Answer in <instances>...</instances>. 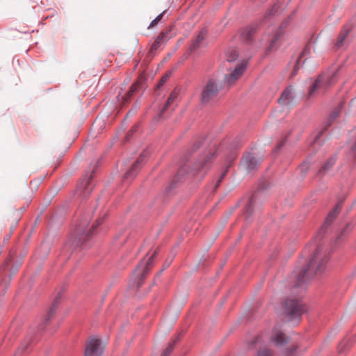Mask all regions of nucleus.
<instances>
[{
  "mask_svg": "<svg viewBox=\"0 0 356 356\" xmlns=\"http://www.w3.org/2000/svg\"><path fill=\"white\" fill-rule=\"evenodd\" d=\"M215 156L216 149H204L202 140L195 141L188 150L183 166L177 170L170 184L165 188L166 193H170L176 187L177 182L181 181L188 175H200V177H203Z\"/></svg>",
  "mask_w": 356,
  "mask_h": 356,
  "instance_id": "1",
  "label": "nucleus"
},
{
  "mask_svg": "<svg viewBox=\"0 0 356 356\" xmlns=\"http://www.w3.org/2000/svg\"><path fill=\"white\" fill-rule=\"evenodd\" d=\"M330 254L321 245H318L307 266L302 268L296 267L291 273L290 282L293 289H304L311 277L323 273L327 268Z\"/></svg>",
  "mask_w": 356,
  "mask_h": 356,
  "instance_id": "2",
  "label": "nucleus"
},
{
  "mask_svg": "<svg viewBox=\"0 0 356 356\" xmlns=\"http://www.w3.org/2000/svg\"><path fill=\"white\" fill-rule=\"evenodd\" d=\"M90 218V214H87L76 222L70 237L72 245H81L91 237L96 225L89 227ZM102 220H97V226L102 224Z\"/></svg>",
  "mask_w": 356,
  "mask_h": 356,
  "instance_id": "3",
  "label": "nucleus"
},
{
  "mask_svg": "<svg viewBox=\"0 0 356 356\" xmlns=\"http://www.w3.org/2000/svg\"><path fill=\"white\" fill-rule=\"evenodd\" d=\"M158 254L159 250H155L147 259L143 258L134 270L130 280L129 288L134 290L136 293H138L140 287L143 284L147 275L149 273L153 266L154 259Z\"/></svg>",
  "mask_w": 356,
  "mask_h": 356,
  "instance_id": "4",
  "label": "nucleus"
},
{
  "mask_svg": "<svg viewBox=\"0 0 356 356\" xmlns=\"http://www.w3.org/2000/svg\"><path fill=\"white\" fill-rule=\"evenodd\" d=\"M305 312H306V308L302 301L290 298L285 300L284 312L289 321H294L296 323H298Z\"/></svg>",
  "mask_w": 356,
  "mask_h": 356,
  "instance_id": "5",
  "label": "nucleus"
},
{
  "mask_svg": "<svg viewBox=\"0 0 356 356\" xmlns=\"http://www.w3.org/2000/svg\"><path fill=\"white\" fill-rule=\"evenodd\" d=\"M221 89L222 85L218 80L213 78L209 79L202 90L200 98L202 104H208L211 100L217 97Z\"/></svg>",
  "mask_w": 356,
  "mask_h": 356,
  "instance_id": "6",
  "label": "nucleus"
},
{
  "mask_svg": "<svg viewBox=\"0 0 356 356\" xmlns=\"http://www.w3.org/2000/svg\"><path fill=\"white\" fill-rule=\"evenodd\" d=\"M104 345L102 341L96 337H91L86 343L84 356H103Z\"/></svg>",
  "mask_w": 356,
  "mask_h": 356,
  "instance_id": "7",
  "label": "nucleus"
},
{
  "mask_svg": "<svg viewBox=\"0 0 356 356\" xmlns=\"http://www.w3.org/2000/svg\"><path fill=\"white\" fill-rule=\"evenodd\" d=\"M333 76L325 74L319 75L309 88V97H313L315 96L317 90H327L333 83Z\"/></svg>",
  "mask_w": 356,
  "mask_h": 356,
  "instance_id": "8",
  "label": "nucleus"
},
{
  "mask_svg": "<svg viewBox=\"0 0 356 356\" xmlns=\"http://www.w3.org/2000/svg\"><path fill=\"white\" fill-rule=\"evenodd\" d=\"M94 170L88 175L86 173L79 182L76 188V193L83 198L89 196L93 189V185L92 180L93 177Z\"/></svg>",
  "mask_w": 356,
  "mask_h": 356,
  "instance_id": "9",
  "label": "nucleus"
},
{
  "mask_svg": "<svg viewBox=\"0 0 356 356\" xmlns=\"http://www.w3.org/2000/svg\"><path fill=\"white\" fill-rule=\"evenodd\" d=\"M149 155L148 149L144 150L137 160L133 163L131 167L127 170L125 174V179H134L139 172L142 166L145 162L146 158Z\"/></svg>",
  "mask_w": 356,
  "mask_h": 356,
  "instance_id": "10",
  "label": "nucleus"
},
{
  "mask_svg": "<svg viewBox=\"0 0 356 356\" xmlns=\"http://www.w3.org/2000/svg\"><path fill=\"white\" fill-rule=\"evenodd\" d=\"M342 203L343 201L339 202L334 207V209L331 211H330L327 218H325L324 224L320 228L319 232L316 236V238L321 239V238L324 237V235L326 233L328 227L331 225L332 222L339 213Z\"/></svg>",
  "mask_w": 356,
  "mask_h": 356,
  "instance_id": "11",
  "label": "nucleus"
},
{
  "mask_svg": "<svg viewBox=\"0 0 356 356\" xmlns=\"http://www.w3.org/2000/svg\"><path fill=\"white\" fill-rule=\"evenodd\" d=\"M270 341L277 347L286 345L289 341V338L285 336L284 333L281 330L279 325H275L271 333Z\"/></svg>",
  "mask_w": 356,
  "mask_h": 356,
  "instance_id": "12",
  "label": "nucleus"
},
{
  "mask_svg": "<svg viewBox=\"0 0 356 356\" xmlns=\"http://www.w3.org/2000/svg\"><path fill=\"white\" fill-rule=\"evenodd\" d=\"M260 160L257 159L252 153L248 152L245 154L241 159V166L244 168L247 172H250L255 170L259 164Z\"/></svg>",
  "mask_w": 356,
  "mask_h": 356,
  "instance_id": "13",
  "label": "nucleus"
},
{
  "mask_svg": "<svg viewBox=\"0 0 356 356\" xmlns=\"http://www.w3.org/2000/svg\"><path fill=\"white\" fill-rule=\"evenodd\" d=\"M245 67L246 65L245 63L237 64L230 74L225 76L224 81L228 85H232L243 74Z\"/></svg>",
  "mask_w": 356,
  "mask_h": 356,
  "instance_id": "14",
  "label": "nucleus"
},
{
  "mask_svg": "<svg viewBox=\"0 0 356 356\" xmlns=\"http://www.w3.org/2000/svg\"><path fill=\"white\" fill-rule=\"evenodd\" d=\"M257 194H254L250 198L244 210L245 219L247 223H250L252 220V216L256 209H259L256 204Z\"/></svg>",
  "mask_w": 356,
  "mask_h": 356,
  "instance_id": "15",
  "label": "nucleus"
},
{
  "mask_svg": "<svg viewBox=\"0 0 356 356\" xmlns=\"http://www.w3.org/2000/svg\"><path fill=\"white\" fill-rule=\"evenodd\" d=\"M337 159V154L331 155L326 160V161L320 167V168L317 171V176L323 177L325 175H327L333 168L334 165L335 164Z\"/></svg>",
  "mask_w": 356,
  "mask_h": 356,
  "instance_id": "16",
  "label": "nucleus"
},
{
  "mask_svg": "<svg viewBox=\"0 0 356 356\" xmlns=\"http://www.w3.org/2000/svg\"><path fill=\"white\" fill-rule=\"evenodd\" d=\"M259 29V24L257 23H254L245 26L241 33V37L246 42H249L252 40L253 36L257 33Z\"/></svg>",
  "mask_w": 356,
  "mask_h": 356,
  "instance_id": "17",
  "label": "nucleus"
},
{
  "mask_svg": "<svg viewBox=\"0 0 356 356\" xmlns=\"http://www.w3.org/2000/svg\"><path fill=\"white\" fill-rule=\"evenodd\" d=\"M179 93L180 89L178 87L175 88L168 97L165 106L161 109L160 113L161 115L164 113L165 110H167L170 106H172L178 100Z\"/></svg>",
  "mask_w": 356,
  "mask_h": 356,
  "instance_id": "18",
  "label": "nucleus"
},
{
  "mask_svg": "<svg viewBox=\"0 0 356 356\" xmlns=\"http://www.w3.org/2000/svg\"><path fill=\"white\" fill-rule=\"evenodd\" d=\"M293 87L289 86L286 87L284 90L282 92L278 102L280 104L288 106L293 101Z\"/></svg>",
  "mask_w": 356,
  "mask_h": 356,
  "instance_id": "19",
  "label": "nucleus"
},
{
  "mask_svg": "<svg viewBox=\"0 0 356 356\" xmlns=\"http://www.w3.org/2000/svg\"><path fill=\"white\" fill-rule=\"evenodd\" d=\"M58 299H59V297H57L53 302L49 312H48V314L47 315V317L45 318L44 321V323L42 325H40L38 330L40 331L42 330H44V325H46L48 322L50 321V319L51 318H53V316H54L55 314V312H56V309L58 307Z\"/></svg>",
  "mask_w": 356,
  "mask_h": 356,
  "instance_id": "20",
  "label": "nucleus"
},
{
  "mask_svg": "<svg viewBox=\"0 0 356 356\" xmlns=\"http://www.w3.org/2000/svg\"><path fill=\"white\" fill-rule=\"evenodd\" d=\"M348 33H349V29H347L346 27H343L341 29V31L337 38V42L335 43V47L337 49H339L341 47H343Z\"/></svg>",
  "mask_w": 356,
  "mask_h": 356,
  "instance_id": "21",
  "label": "nucleus"
},
{
  "mask_svg": "<svg viewBox=\"0 0 356 356\" xmlns=\"http://www.w3.org/2000/svg\"><path fill=\"white\" fill-rule=\"evenodd\" d=\"M343 104H344V102H341L338 105V106L336 107L334 109V111L330 113V115L327 119V124L325 129H327V127H329L332 124V122L337 118V117L339 115V114L341 113V109L343 107Z\"/></svg>",
  "mask_w": 356,
  "mask_h": 356,
  "instance_id": "22",
  "label": "nucleus"
},
{
  "mask_svg": "<svg viewBox=\"0 0 356 356\" xmlns=\"http://www.w3.org/2000/svg\"><path fill=\"white\" fill-rule=\"evenodd\" d=\"M206 32L204 30H202L201 32L197 35L196 38L194 39L189 47V50L192 52L195 51L204 40L203 33Z\"/></svg>",
  "mask_w": 356,
  "mask_h": 356,
  "instance_id": "23",
  "label": "nucleus"
},
{
  "mask_svg": "<svg viewBox=\"0 0 356 356\" xmlns=\"http://www.w3.org/2000/svg\"><path fill=\"white\" fill-rule=\"evenodd\" d=\"M309 54V49L308 47H305L302 50L300 57L298 58V59L296 61V65L294 66L293 72L292 73L293 75H296L297 72H298V70H299L300 67L304 64L305 61L301 63L302 62L301 61V58H303V57L307 56Z\"/></svg>",
  "mask_w": 356,
  "mask_h": 356,
  "instance_id": "24",
  "label": "nucleus"
},
{
  "mask_svg": "<svg viewBox=\"0 0 356 356\" xmlns=\"http://www.w3.org/2000/svg\"><path fill=\"white\" fill-rule=\"evenodd\" d=\"M138 83H134L131 86L129 90L127 92H126L124 95H122L121 99L124 102H128L130 99V98L132 97V95L134 94V92L138 90Z\"/></svg>",
  "mask_w": 356,
  "mask_h": 356,
  "instance_id": "25",
  "label": "nucleus"
},
{
  "mask_svg": "<svg viewBox=\"0 0 356 356\" xmlns=\"http://www.w3.org/2000/svg\"><path fill=\"white\" fill-rule=\"evenodd\" d=\"M238 58V53L236 49H229L226 52V60L228 63H233Z\"/></svg>",
  "mask_w": 356,
  "mask_h": 356,
  "instance_id": "26",
  "label": "nucleus"
},
{
  "mask_svg": "<svg viewBox=\"0 0 356 356\" xmlns=\"http://www.w3.org/2000/svg\"><path fill=\"white\" fill-rule=\"evenodd\" d=\"M278 9H279V8L276 4L271 6L266 12V13L264 16V20H265V21L268 20L270 17L274 16L278 12Z\"/></svg>",
  "mask_w": 356,
  "mask_h": 356,
  "instance_id": "27",
  "label": "nucleus"
},
{
  "mask_svg": "<svg viewBox=\"0 0 356 356\" xmlns=\"http://www.w3.org/2000/svg\"><path fill=\"white\" fill-rule=\"evenodd\" d=\"M178 339H179L172 340L170 343H169L168 346L163 351V353H161V356H169L171 354V353L172 352V350L174 349V346H175V345L177 343Z\"/></svg>",
  "mask_w": 356,
  "mask_h": 356,
  "instance_id": "28",
  "label": "nucleus"
},
{
  "mask_svg": "<svg viewBox=\"0 0 356 356\" xmlns=\"http://www.w3.org/2000/svg\"><path fill=\"white\" fill-rule=\"evenodd\" d=\"M297 348L296 346H292L291 348H284L282 351V356H298L297 355Z\"/></svg>",
  "mask_w": 356,
  "mask_h": 356,
  "instance_id": "29",
  "label": "nucleus"
},
{
  "mask_svg": "<svg viewBox=\"0 0 356 356\" xmlns=\"http://www.w3.org/2000/svg\"><path fill=\"white\" fill-rule=\"evenodd\" d=\"M310 163L308 161H304L301 165L299 166V170L300 172V176L302 177H304L309 170Z\"/></svg>",
  "mask_w": 356,
  "mask_h": 356,
  "instance_id": "30",
  "label": "nucleus"
},
{
  "mask_svg": "<svg viewBox=\"0 0 356 356\" xmlns=\"http://www.w3.org/2000/svg\"><path fill=\"white\" fill-rule=\"evenodd\" d=\"M257 356H273V352L270 349L265 348L258 350Z\"/></svg>",
  "mask_w": 356,
  "mask_h": 356,
  "instance_id": "31",
  "label": "nucleus"
},
{
  "mask_svg": "<svg viewBox=\"0 0 356 356\" xmlns=\"http://www.w3.org/2000/svg\"><path fill=\"white\" fill-rule=\"evenodd\" d=\"M349 156L353 160H356V138L350 148Z\"/></svg>",
  "mask_w": 356,
  "mask_h": 356,
  "instance_id": "32",
  "label": "nucleus"
},
{
  "mask_svg": "<svg viewBox=\"0 0 356 356\" xmlns=\"http://www.w3.org/2000/svg\"><path fill=\"white\" fill-rule=\"evenodd\" d=\"M165 12H166V10H164L161 13H160L159 15H157L156 17V18L151 22L150 24L148 26V29L156 25L159 23V22L161 19L162 17L163 16V15Z\"/></svg>",
  "mask_w": 356,
  "mask_h": 356,
  "instance_id": "33",
  "label": "nucleus"
},
{
  "mask_svg": "<svg viewBox=\"0 0 356 356\" xmlns=\"http://www.w3.org/2000/svg\"><path fill=\"white\" fill-rule=\"evenodd\" d=\"M280 33H276L272 40L270 42L269 49H273L275 47L276 42L280 40Z\"/></svg>",
  "mask_w": 356,
  "mask_h": 356,
  "instance_id": "34",
  "label": "nucleus"
},
{
  "mask_svg": "<svg viewBox=\"0 0 356 356\" xmlns=\"http://www.w3.org/2000/svg\"><path fill=\"white\" fill-rule=\"evenodd\" d=\"M171 73L169 72L168 74H165L164 76H163L160 80V82L158 84V87H161L164 83L166 82V81L169 79Z\"/></svg>",
  "mask_w": 356,
  "mask_h": 356,
  "instance_id": "35",
  "label": "nucleus"
},
{
  "mask_svg": "<svg viewBox=\"0 0 356 356\" xmlns=\"http://www.w3.org/2000/svg\"><path fill=\"white\" fill-rule=\"evenodd\" d=\"M10 280V275H9L8 277H7V276H6L3 280H2L1 285L3 288H7L9 285Z\"/></svg>",
  "mask_w": 356,
  "mask_h": 356,
  "instance_id": "36",
  "label": "nucleus"
},
{
  "mask_svg": "<svg viewBox=\"0 0 356 356\" xmlns=\"http://www.w3.org/2000/svg\"><path fill=\"white\" fill-rule=\"evenodd\" d=\"M227 172V170H225L222 173V175H221L220 177L218 179V181H217V183H216V186H215V188H218V186H220V184L221 181H222L223 178H224V177H225V176L226 175Z\"/></svg>",
  "mask_w": 356,
  "mask_h": 356,
  "instance_id": "37",
  "label": "nucleus"
},
{
  "mask_svg": "<svg viewBox=\"0 0 356 356\" xmlns=\"http://www.w3.org/2000/svg\"><path fill=\"white\" fill-rule=\"evenodd\" d=\"M262 341V337L261 335L257 336L252 341L251 346L256 345L258 343H260Z\"/></svg>",
  "mask_w": 356,
  "mask_h": 356,
  "instance_id": "38",
  "label": "nucleus"
},
{
  "mask_svg": "<svg viewBox=\"0 0 356 356\" xmlns=\"http://www.w3.org/2000/svg\"><path fill=\"white\" fill-rule=\"evenodd\" d=\"M165 37V33H160L159 35L156 38V43H161Z\"/></svg>",
  "mask_w": 356,
  "mask_h": 356,
  "instance_id": "39",
  "label": "nucleus"
},
{
  "mask_svg": "<svg viewBox=\"0 0 356 356\" xmlns=\"http://www.w3.org/2000/svg\"><path fill=\"white\" fill-rule=\"evenodd\" d=\"M171 261H172V259L169 262H165L164 264L163 268L159 272L158 276H160L161 275L162 272L170 266Z\"/></svg>",
  "mask_w": 356,
  "mask_h": 356,
  "instance_id": "40",
  "label": "nucleus"
},
{
  "mask_svg": "<svg viewBox=\"0 0 356 356\" xmlns=\"http://www.w3.org/2000/svg\"><path fill=\"white\" fill-rule=\"evenodd\" d=\"M161 43H156V40H155L154 42L152 44V47H151V50L153 51V50H156L158 47L159 46Z\"/></svg>",
  "mask_w": 356,
  "mask_h": 356,
  "instance_id": "41",
  "label": "nucleus"
},
{
  "mask_svg": "<svg viewBox=\"0 0 356 356\" xmlns=\"http://www.w3.org/2000/svg\"><path fill=\"white\" fill-rule=\"evenodd\" d=\"M322 135V131L319 132L318 134H316L315 136H314V143H316L319 139H320V137Z\"/></svg>",
  "mask_w": 356,
  "mask_h": 356,
  "instance_id": "42",
  "label": "nucleus"
},
{
  "mask_svg": "<svg viewBox=\"0 0 356 356\" xmlns=\"http://www.w3.org/2000/svg\"><path fill=\"white\" fill-rule=\"evenodd\" d=\"M241 145L240 143L238 141H236L234 143L233 145H232L231 149H236Z\"/></svg>",
  "mask_w": 356,
  "mask_h": 356,
  "instance_id": "43",
  "label": "nucleus"
},
{
  "mask_svg": "<svg viewBox=\"0 0 356 356\" xmlns=\"http://www.w3.org/2000/svg\"><path fill=\"white\" fill-rule=\"evenodd\" d=\"M33 340L31 339H29V343L24 347L23 345L20 347V349L22 348L23 350V351H25L28 349V346H29V343L30 342H32Z\"/></svg>",
  "mask_w": 356,
  "mask_h": 356,
  "instance_id": "44",
  "label": "nucleus"
},
{
  "mask_svg": "<svg viewBox=\"0 0 356 356\" xmlns=\"http://www.w3.org/2000/svg\"><path fill=\"white\" fill-rule=\"evenodd\" d=\"M288 24H289V21L282 22V25L280 26V28L281 29L285 28L288 25Z\"/></svg>",
  "mask_w": 356,
  "mask_h": 356,
  "instance_id": "45",
  "label": "nucleus"
},
{
  "mask_svg": "<svg viewBox=\"0 0 356 356\" xmlns=\"http://www.w3.org/2000/svg\"><path fill=\"white\" fill-rule=\"evenodd\" d=\"M284 142H280V143L277 147V150L278 151L281 147L284 145Z\"/></svg>",
  "mask_w": 356,
  "mask_h": 356,
  "instance_id": "46",
  "label": "nucleus"
},
{
  "mask_svg": "<svg viewBox=\"0 0 356 356\" xmlns=\"http://www.w3.org/2000/svg\"><path fill=\"white\" fill-rule=\"evenodd\" d=\"M355 165H356V161H353V163L352 164L351 168H354Z\"/></svg>",
  "mask_w": 356,
  "mask_h": 356,
  "instance_id": "47",
  "label": "nucleus"
},
{
  "mask_svg": "<svg viewBox=\"0 0 356 356\" xmlns=\"http://www.w3.org/2000/svg\"><path fill=\"white\" fill-rule=\"evenodd\" d=\"M116 63H117V65L118 66H120L121 65V64L120 63V60H118Z\"/></svg>",
  "mask_w": 356,
  "mask_h": 356,
  "instance_id": "48",
  "label": "nucleus"
},
{
  "mask_svg": "<svg viewBox=\"0 0 356 356\" xmlns=\"http://www.w3.org/2000/svg\"><path fill=\"white\" fill-rule=\"evenodd\" d=\"M136 130V127H133L131 131L134 132V131H135Z\"/></svg>",
  "mask_w": 356,
  "mask_h": 356,
  "instance_id": "49",
  "label": "nucleus"
}]
</instances>
